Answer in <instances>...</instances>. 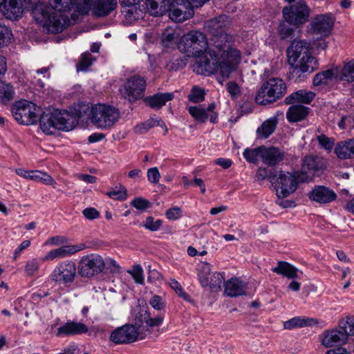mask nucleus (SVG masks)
Segmentation results:
<instances>
[{"mask_svg":"<svg viewBox=\"0 0 354 354\" xmlns=\"http://www.w3.org/2000/svg\"><path fill=\"white\" fill-rule=\"evenodd\" d=\"M91 0H83L81 6L75 0H48L49 4L54 12L50 13L48 7L44 3H35L32 7V14L38 23L43 24L49 32L58 33L71 24L68 16L66 14L77 4V10L82 14H87L90 10Z\"/></svg>","mask_w":354,"mask_h":354,"instance_id":"nucleus-1","label":"nucleus"},{"mask_svg":"<svg viewBox=\"0 0 354 354\" xmlns=\"http://www.w3.org/2000/svg\"><path fill=\"white\" fill-rule=\"evenodd\" d=\"M226 19V16H219L207 23V27L212 35L207 50L212 55H216L221 58L222 62L225 60L230 64L223 67L225 73H228L232 66L236 68L241 61L240 52L232 47L234 37L224 30Z\"/></svg>","mask_w":354,"mask_h":354,"instance_id":"nucleus-2","label":"nucleus"},{"mask_svg":"<svg viewBox=\"0 0 354 354\" xmlns=\"http://www.w3.org/2000/svg\"><path fill=\"white\" fill-rule=\"evenodd\" d=\"M288 63L292 66L290 75L295 82L306 78L307 73H311L318 68V62L312 55L310 44L304 41H294L287 49Z\"/></svg>","mask_w":354,"mask_h":354,"instance_id":"nucleus-3","label":"nucleus"},{"mask_svg":"<svg viewBox=\"0 0 354 354\" xmlns=\"http://www.w3.org/2000/svg\"><path fill=\"white\" fill-rule=\"evenodd\" d=\"M77 123L76 118L66 110H46L39 118L40 127L46 134H53L57 129L71 131Z\"/></svg>","mask_w":354,"mask_h":354,"instance_id":"nucleus-4","label":"nucleus"},{"mask_svg":"<svg viewBox=\"0 0 354 354\" xmlns=\"http://www.w3.org/2000/svg\"><path fill=\"white\" fill-rule=\"evenodd\" d=\"M205 53L203 56L200 55L197 57V59L194 65V71L198 73L205 75H208L215 73H219L222 77L228 78L232 71L236 70V67L232 66L228 70L229 72L225 73L223 72V67L230 64L225 60L222 62L221 58L218 57L216 55H212L208 50L205 51Z\"/></svg>","mask_w":354,"mask_h":354,"instance_id":"nucleus-5","label":"nucleus"},{"mask_svg":"<svg viewBox=\"0 0 354 354\" xmlns=\"http://www.w3.org/2000/svg\"><path fill=\"white\" fill-rule=\"evenodd\" d=\"M286 84L278 77L270 78L259 88L255 101L261 105L272 103L281 98L286 93Z\"/></svg>","mask_w":354,"mask_h":354,"instance_id":"nucleus-6","label":"nucleus"},{"mask_svg":"<svg viewBox=\"0 0 354 354\" xmlns=\"http://www.w3.org/2000/svg\"><path fill=\"white\" fill-rule=\"evenodd\" d=\"M120 117L118 109L102 104L93 106L89 115L91 123L101 129L112 127Z\"/></svg>","mask_w":354,"mask_h":354,"instance_id":"nucleus-7","label":"nucleus"},{"mask_svg":"<svg viewBox=\"0 0 354 354\" xmlns=\"http://www.w3.org/2000/svg\"><path fill=\"white\" fill-rule=\"evenodd\" d=\"M208 41L205 34L198 30H192L180 39L178 48L189 55L198 56L207 51Z\"/></svg>","mask_w":354,"mask_h":354,"instance_id":"nucleus-8","label":"nucleus"},{"mask_svg":"<svg viewBox=\"0 0 354 354\" xmlns=\"http://www.w3.org/2000/svg\"><path fill=\"white\" fill-rule=\"evenodd\" d=\"M310 10L304 0L284 6L282 9L283 17L286 22L297 28L306 24L310 17Z\"/></svg>","mask_w":354,"mask_h":354,"instance_id":"nucleus-9","label":"nucleus"},{"mask_svg":"<svg viewBox=\"0 0 354 354\" xmlns=\"http://www.w3.org/2000/svg\"><path fill=\"white\" fill-rule=\"evenodd\" d=\"M299 176L290 172L280 171L278 176L270 180L278 198H286L293 193L297 187Z\"/></svg>","mask_w":354,"mask_h":354,"instance_id":"nucleus-10","label":"nucleus"},{"mask_svg":"<svg viewBox=\"0 0 354 354\" xmlns=\"http://www.w3.org/2000/svg\"><path fill=\"white\" fill-rule=\"evenodd\" d=\"M77 275L75 262L66 260L58 263L50 275V279L58 284L64 286L72 283Z\"/></svg>","mask_w":354,"mask_h":354,"instance_id":"nucleus-11","label":"nucleus"},{"mask_svg":"<svg viewBox=\"0 0 354 354\" xmlns=\"http://www.w3.org/2000/svg\"><path fill=\"white\" fill-rule=\"evenodd\" d=\"M104 268L105 263L100 255L90 254L80 259L78 272L83 277H91L102 272Z\"/></svg>","mask_w":354,"mask_h":354,"instance_id":"nucleus-12","label":"nucleus"},{"mask_svg":"<svg viewBox=\"0 0 354 354\" xmlns=\"http://www.w3.org/2000/svg\"><path fill=\"white\" fill-rule=\"evenodd\" d=\"M35 111L34 104L24 100L16 102L11 108L15 119L19 124L26 125L37 122L38 116Z\"/></svg>","mask_w":354,"mask_h":354,"instance_id":"nucleus-13","label":"nucleus"},{"mask_svg":"<svg viewBox=\"0 0 354 354\" xmlns=\"http://www.w3.org/2000/svg\"><path fill=\"white\" fill-rule=\"evenodd\" d=\"M146 87V80L139 76L134 75L129 78L120 88L123 97L129 102H135L144 95Z\"/></svg>","mask_w":354,"mask_h":354,"instance_id":"nucleus-14","label":"nucleus"},{"mask_svg":"<svg viewBox=\"0 0 354 354\" xmlns=\"http://www.w3.org/2000/svg\"><path fill=\"white\" fill-rule=\"evenodd\" d=\"M326 167V161L317 156H307L302 160L301 181H308L319 176Z\"/></svg>","mask_w":354,"mask_h":354,"instance_id":"nucleus-15","label":"nucleus"},{"mask_svg":"<svg viewBox=\"0 0 354 354\" xmlns=\"http://www.w3.org/2000/svg\"><path fill=\"white\" fill-rule=\"evenodd\" d=\"M348 330L346 325L326 330L320 336L322 344L326 348L339 346L344 344L348 339Z\"/></svg>","mask_w":354,"mask_h":354,"instance_id":"nucleus-16","label":"nucleus"},{"mask_svg":"<svg viewBox=\"0 0 354 354\" xmlns=\"http://www.w3.org/2000/svg\"><path fill=\"white\" fill-rule=\"evenodd\" d=\"M35 4L32 0H0L2 15L8 19L18 20L22 17L24 3Z\"/></svg>","mask_w":354,"mask_h":354,"instance_id":"nucleus-17","label":"nucleus"},{"mask_svg":"<svg viewBox=\"0 0 354 354\" xmlns=\"http://www.w3.org/2000/svg\"><path fill=\"white\" fill-rule=\"evenodd\" d=\"M139 330L133 324H126L115 329L110 335V340L116 344H125L136 341Z\"/></svg>","mask_w":354,"mask_h":354,"instance_id":"nucleus-18","label":"nucleus"},{"mask_svg":"<svg viewBox=\"0 0 354 354\" xmlns=\"http://www.w3.org/2000/svg\"><path fill=\"white\" fill-rule=\"evenodd\" d=\"M334 24L331 14L316 16L310 24V31L314 35L327 37L330 34Z\"/></svg>","mask_w":354,"mask_h":354,"instance_id":"nucleus-19","label":"nucleus"},{"mask_svg":"<svg viewBox=\"0 0 354 354\" xmlns=\"http://www.w3.org/2000/svg\"><path fill=\"white\" fill-rule=\"evenodd\" d=\"M215 107L214 103L209 104L207 109H205L201 105L190 106L188 108V112L198 122H205L209 116L210 122L216 124L218 122V113L214 111Z\"/></svg>","mask_w":354,"mask_h":354,"instance_id":"nucleus-20","label":"nucleus"},{"mask_svg":"<svg viewBox=\"0 0 354 354\" xmlns=\"http://www.w3.org/2000/svg\"><path fill=\"white\" fill-rule=\"evenodd\" d=\"M308 197L313 201L325 204L334 201L337 194L327 187L317 185L309 192Z\"/></svg>","mask_w":354,"mask_h":354,"instance_id":"nucleus-21","label":"nucleus"},{"mask_svg":"<svg viewBox=\"0 0 354 354\" xmlns=\"http://www.w3.org/2000/svg\"><path fill=\"white\" fill-rule=\"evenodd\" d=\"M84 248L85 245L83 243L79 245H64L48 252L44 257L43 261H53L55 259L64 258L81 251Z\"/></svg>","mask_w":354,"mask_h":354,"instance_id":"nucleus-22","label":"nucleus"},{"mask_svg":"<svg viewBox=\"0 0 354 354\" xmlns=\"http://www.w3.org/2000/svg\"><path fill=\"white\" fill-rule=\"evenodd\" d=\"M285 156V152L278 147H266L262 146L261 159L264 164L272 167L282 161Z\"/></svg>","mask_w":354,"mask_h":354,"instance_id":"nucleus-23","label":"nucleus"},{"mask_svg":"<svg viewBox=\"0 0 354 354\" xmlns=\"http://www.w3.org/2000/svg\"><path fill=\"white\" fill-rule=\"evenodd\" d=\"M88 331V328L82 322H68L57 328L56 335L73 336L86 333Z\"/></svg>","mask_w":354,"mask_h":354,"instance_id":"nucleus-24","label":"nucleus"},{"mask_svg":"<svg viewBox=\"0 0 354 354\" xmlns=\"http://www.w3.org/2000/svg\"><path fill=\"white\" fill-rule=\"evenodd\" d=\"M118 6L117 0H95L93 12L95 16L102 17L109 15Z\"/></svg>","mask_w":354,"mask_h":354,"instance_id":"nucleus-25","label":"nucleus"},{"mask_svg":"<svg viewBox=\"0 0 354 354\" xmlns=\"http://www.w3.org/2000/svg\"><path fill=\"white\" fill-rule=\"evenodd\" d=\"M315 96V93L310 91L301 89L287 96L284 102L286 104H293L295 103L309 104L313 101Z\"/></svg>","mask_w":354,"mask_h":354,"instance_id":"nucleus-26","label":"nucleus"},{"mask_svg":"<svg viewBox=\"0 0 354 354\" xmlns=\"http://www.w3.org/2000/svg\"><path fill=\"white\" fill-rule=\"evenodd\" d=\"M245 283L234 277L225 282L224 292L232 297H239L245 295Z\"/></svg>","mask_w":354,"mask_h":354,"instance_id":"nucleus-27","label":"nucleus"},{"mask_svg":"<svg viewBox=\"0 0 354 354\" xmlns=\"http://www.w3.org/2000/svg\"><path fill=\"white\" fill-rule=\"evenodd\" d=\"M272 271L288 279H292L299 277L298 269L286 261H279L277 266L272 268Z\"/></svg>","mask_w":354,"mask_h":354,"instance_id":"nucleus-28","label":"nucleus"},{"mask_svg":"<svg viewBox=\"0 0 354 354\" xmlns=\"http://www.w3.org/2000/svg\"><path fill=\"white\" fill-rule=\"evenodd\" d=\"M339 79L337 68H333L317 73L313 79L315 86L328 84L329 82Z\"/></svg>","mask_w":354,"mask_h":354,"instance_id":"nucleus-29","label":"nucleus"},{"mask_svg":"<svg viewBox=\"0 0 354 354\" xmlns=\"http://www.w3.org/2000/svg\"><path fill=\"white\" fill-rule=\"evenodd\" d=\"M309 109L301 105H292L286 113V118L290 122L301 121L308 114Z\"/></svg>","mask_w":354,"mask_h":354,"instance_id":"nucleus-30","label":"nucleus"},{"mask_svg":"<svg viewBox=\"0 0 354 354\" xmlns=\"http://www.w3.org/2000/svg\"><path fill=\"white\" fill-rule=\"evenodd\" d=\"M174 95L172 93H157L145 99L147 104L151 108L160 109L165 105L167 102L173 100Z\"/></svg>","mask_w":354,"mask_h":354,"instance_id":"nucleus-31","label":"nucleus"},{"mask_svg":"<svg viewBox=\"0 0 354 354\" xmlns=\"http://www.w3.org/2000/svg\"><path fill=\"white\" fill-rule=\"evenodd\" d=\"M169 18L175 21L181 22L189 19L194 15L193 8H186L185 6H183L180 8H174V10H169Z\"/></svg>","mask_w":354,"mask_h":354,"instance_id":"nucleus-32","label":"nucleus"},{"mask_svg":"<svg viewBox=\"0 0 354 354\" xmlns=\"http://www.w3.org/2000/svg\"><path fill=\"white\" fill-rule=\"evenodd\" d=\"M277 123L278 121L275 117L270 118L263 122L257 130L258 137L263 139L268 138L274 131Z\"/></svg>","mask_w":354,"mask_h":354,"instance_id":"nucleus-33","label":"nucleus"},{"mask_svg":"<svg viewBox=\"0 0 354 354\" xmlns=\"http://www.w3.org/2000/svg\"><path fill=\"white\" fill-rule=\"evenodd\" d=\"M146 6L149 13L154 17L162 16L169 10V5L164 1L159 4L156 0H146Z\"/></svg>","mask_w":354,"mask_h":354,"instance_id":"nucleus-34","label":"nucleus"},{"mask_svg":"<svg viewBox=\"0 0 354 354\" xmlns=\"http://www.w3.org/2000/svg\"><path fill=\"white\" fill-rule=\"evenodd\" d=\"M350 140L341 142L337 144L335 151L340 159H348L354 158L353 149H351Z\"/></svg>","mask_w":354,"mask_h":354,"instance_id":"nucleus-35","label":"nucleus"},{"mask_svg":"<svg viewBox=\"0 0 354 354\" xmlns=\"http://www.w3.org/2000/svg\"><path fill=\"white\" fill-rule=\"evenodd\" d=\"M15 97L13 86L10 84H7L0 81V102L3 104H7Z\"/></svg>","mask_w":354,"mask_h":354,"instance_id":"nucleus-36","label":"nucleus"},{"mask_svg":"<svg viewBox=\"0 0 354 354\" xmlns=\"http://www.w3.org/2000/svg\"><path fill=\"white\" fill-rule=\"evenodd\" d=\"M339 80L348 82H354V59L344 64L339 74Z\"/></svg>","mask_w":354,"mask_h":354,"instance_id":"nucleus-37","label":"nucleus"},{"mask_svg":"<svg viewBox=\"0 0 354 354\" xmlns=\"http://www.w3.org/2000/svg\"><path fill=\"white\" fill-rule=\"evenodd\" d=\"M211 274V266L209 263L204 262L200 266L198 278L203 287H207L209 285V279Z\"/></svg>","mask_w":354,"mask_h":354,"instance_id":"nucleus-38","label":"nucleus"},{"mask_svg":"<svg viewBox=\"0 0 354 354\" xmlns=\"http://www.w3.org/2000/svg\"><path fill=\"white\" fill-rule=\"evenodd\" d=\"M178 38L176 30L170 27L165 28L161 35V43L165 47L169 45Z\"/></svg>","mask_w":354,"mask_h":354,"instance_id":"nucleus-39","label":"nucleus"},{"mask_svg":"<svg viewBox=\"0 0 354 354\" xmlns=\"http://www.w3.org/2000/svg\"><path fill=\"white\" fill-rule=\"evenodd\" d=\"M29 179L37 182H43L46 185L55 183L54 179L50 175L40 171H30Z\"/></svg>","mask_w":354,"mask_h":354,"instance_id":"nucleus-40","label":"nucleus"},{"mask_svg":"<svg viewBox=\"0 0 354 354\" xmlns=\"http://www.w3.org/2000/svg\"><path fill=\"white\" fill-rule=\"evenodd\" d=\"M313 319H303L301 317H294L284 323V327L287 329H292L297 327H303L311 324Z\"/></svg>","mask_w":354,"mask_h":354,"instance_id":"nucleus-41","label":"nucleus"},{"mask_svg":"<svg viewBox=\"0 0 354 354\" xmlns=\"http://www.w3.org/2000/svg\"><path fill=\"white\" fill-rule=\"evenodd\" d=\"M205 92V90L197 86H194L188 95L189 101L194 103H198L204 100Z\"/></svg>","mask_w":354,"mask_h":354,"instance_id":"nucleus-42","label":"nucleus"},{"mask_svg":"<svg viewBox=\"0 0 354 354\" xmlns=\"http://www.w3.org/2000/svg\"><path fill=\"white\" fill-rule=\"evenodd\" d=\"M159 121L154 119H151L147 122L137 124L134 128V131L138 134H143L147 132L150 129L153 127L158 126Z\"/></svg>","mask_w":354,"mask_h":354,"instance_id":"nucleus-43","label":"nucleus"},{"mask_svg":"<svg viewBox=\"0 0 354 354\" xmlns=\"http://www.w3.org/2000/svg\"><path fill=\"white\" fill-rule=\"evenodd\" d=\"M261 149L262 146L253 149H246L243 151V157L248 162L254 163L259 156L261 158Z\"/></svg>","mask_w":354,"mask_h":354,"instance_id":"nucleus-44","label":"nucleus"},{"mask_svg":"<svg viewBox=\"0 0 354 354\" xmlns=\"http://www.w3.org/2000/svg\"><path fill=\"white\" fill-rule=\"evenodd\" d=\"M94 61L92 55L89 53H84L82 55L80 62L77 66V71H86L91 66Z\"/></svg>","mask_w":354,"mask_h":354,"instance_id":"nucleus-45","label":"nucleus"},{"mask_svg":"<svg viewBox=\"0 0 354 354\" xmlns=\"http://www.w3.org/2000/svg\"><path fill=\"white\" fill-rule=\"evenodd\" d=\"M164 317L159 315L154 318L150 317V314L147 310L144 312V320L147 326L149 328L159 326L163 322Z\"/></svg>","mask_w":354,"mask_h":354,"instance_id":"nucleus-46","label":"nucleus"},{"mask_svg":"<svg viewBox=\"0 0 354 354\" xmlns=\"http://www.w3.org/2000/svg\"><path fill=\"white\" fill-rule=\"evenodd\" d=\"M162 225V221L160 219H158L156 221H154V218L151 216H148L145 219V221L142 223V226L145 227L146 229L155 232L160 229V227Z\"/></svg>","mask_w":354,"mask_h":354,"instance_id":"nucleus-47","label":"nucleus"},{"mask_svg":"<svg viewBox=\"0 0 354 354\" xmlns=\"http://www.w3.org/2000/svg\"><path fill=\"white\" fill-rule=\"evenodd\" d=\"M224 280L223 275L219 272H214L209 279V285L208 286L212 289H221V284Z\"/></svg>","mask_w":354,"mask_h":354,"instance_id":"nucleus-48","label":"nucleus"},{"mask_svg":"<svg viewBox=\"0 0 354 354\" xmlns=\"http://www.w3.org/2000/svg\"><path fill=\"white\" fill-rule=\"evenodd\" d=\"M106 195L114 200L124 201L127 198V189L124 187L120 186L119 190H113L108 192Z\"/></svg>","mask_w":354,"mask_h":354,"instance_id":"nucleus-49","label":"nucleus"},{"mask_svg":"<svg viewBox=\"0 0 354 354\" xmlns=\"http://www.w3.org/2000/svg\"><path fill=\"white\" fill-rule=\"evenodd\" d=\"M279 34L282 39L290 37L294 32V29L290 26V24L281 23L278 29Z\"/></svg>","mask_w":354,"mask_h":354,"instance_id":"nucleus-50","label":"nucleus"},{"mask_svg":"<svg viewBox=\"0 0 354 354\" xmlns=\"http://www.w3.org/2000/svg\"><path fill=\"white\" fill-rule=\"evenodd\" d=\"M317 140L320 146L326 150L330 151L334 145V140L332 138L327 137L324 134H321L317 136Z\"/></svg>","mask_w":354,"mask_h":354,"instance_id":"nucleus-51","label":"nucleus"},{"mask_svg":"<svg viewBox=\"0 0 354 354\" xmlns=\"http://www.w3.org/2000/svg\"><path fill=\"white\" fill-rule=\"evenodd\" d=\"M170 286L180 297L185 301H190L189 296L183 290V287L176 280L172 279L170 282Z\"/></svg>","mask_w":354,"mask_h":354,"instance_id":"nucleus-52","label":"nucleus"},{"mask_svg":"<svg viewBox=\"0 0 354 354\" xmlns=\"http://www.w3.org/2000/svg\"><path fill=\"white\" fill-rule=\"evenodd\" d=\"M131 205L137 209L145 210L149 207L150 203L147 199L138 197L132 201Z\"/></svg>","mask_w":354,"mask_h":354,"instance_id":"nucleus-53","label":"nucleus"},{"mask_svg":"<svg viewBox=\"0 0 354 354\" xmlns=\"http://www.w3.org/2000/svg\"><path fill=\"white\" fill-rule=\"evenodd\" d=\"M272 170L268 168H262L260 167L257 172V177L259 180H264L266 178H269L270 180L272 178H275V175H272Z\"/></svg>","mask_w":354,"mask_h":354,"instance_id":"nucleus-54","label":"nucleus"},{"mask_svg":"<svg viewBox=\"0 0 354 354\" xmlns=\"http://www.w3.org/2000/svg\"><path fill=\"white\" fill-rule=\"evenodd\" d=\"M149 304L157 310H162L165 308V304L162 301L161 297L159 295H153L149 300Z\"/></svg>","mask_w":354,"mask_h":354,"instance_id":"nucleus-55","label":"nucleus"},{"mask_svg":"<svg viewBox=\"0 0 354 354\" xmlns=\"http://www.w3.org/2000/svg\"><path fill=\"white\" fill-rule=\"evenodd\" d=\"M147 178L148 180L153 184L158 183L160 175L157 167H153L147 171Z\"/></svg>","mask_w":354,"mask_h":354,"instance_id":"nucleus-56","label":"nucleus"},{"mask_svg":"<svg viewBox=\"0 0 354 354\" xmlns=\"http://www.w3.org/2000/svg\"><path fill=\"white\" fill-rule=\"evenodd\" d=\"M39 264L36 259H32L27 262L25 271L28 275H33L39 269Z\"/></svg>","mask_w":354,"mask_h":354,"instance_id":"nucleus-57","label":"nucleus"},{"mask_svg":"<svg viewBox=\"0 0 354 354\" xmlns=\"http://www.w3.org/2000/svg\"><path fill=\"white\" fill-rule=\"evenodd\" d=\"M165 215L169 220H176L181 217L182 210L178 207H173L167 210Z\"/></svg>","mask_w":354,"mask_h":354,"instance_id":"nucleus-58","label":"nucleus"},{"mask_svg":"<svg viewBox=\"0 0 354 354\" xmlns=\"http://www.w3.org/2000/svg\"><path fill=\"white\" fill-rule=\"evenodd\" d=\"M135 281L138 283L142 284L144 281L143 270L140 266L138 265L133 267V272H131Z\"/></svg>","mask_w":354,"mask_h":354,"instance_id":"nucleus-59","label":"nucleus"},{"mask_svg":"<svg viewBox=\"0 0 354 354\" xmlns=\"http://www.w3.org/2000/svg\"><path fill=\"white\" fill-rule=\"evenodd\" d=\"M82 214L88 220H93L100 217V212L94 207L84 209Z\"/></svg>","mask_w":354,"mask_h":354,"instance_id":"nucleus-60","label":"nucleus"},{"mask_svg":"<svg viewBox=\"0 0 354 354\" xmlns=\"http://www.w3.org/2000/svg\"><path fill=\"white\" fill-rule=\"evenodd\" d=\"M11 36V30L6 26H2L0 24V40H2L3 42H5V41H10Z\"/></svg>","mask_w":354,"mask_h":354,"instance_id":"nucleus-61","label":"nucleus"},{"mask_svg":"<svg viewBox=\"0 0 354 354\" xmlns=\"http://www.w3.org/2000/svg\"><path fill=\"white\" fill-rule=\"evenodd\" d=\"M227 90L233 97H236L239 93V87L234 82H230L227 84Z\"/></svg>","mask_w":354,"mask_h":354,"instance_id":"nucleus-62","label":"nucleus"},{"mask_svg":"<svg viewBox=\"0 0 354 354\" xmlns=\"http://www.w3.org/2000/svg\"><path fill=\"white\" fill-rule=\"evenodd\" d=\"M144 312H145V310L140 311L136 315V317H135V324L133 325L136 326V328L139 330V333H142L141 326H142V323L145 322Z\"/></svg>","mask_w":354,"mask_h":354,"instance_id":"nucleus-63","label":"nucleus"},{"mask_svg":"<svg viewBox=\"0 0 354 354\" xmlns=\"http://www.w3.org/2000/svg\"><path fill=\"white\" fill-rule=\"evenodd\" d=\"M345 325L348 328V333L354 336V316L347 317Z\"/></svg>","mask_w":354,"mask_h":354,"instance_id":"nucleus-64","label":"nucleus"}]
</instances>
